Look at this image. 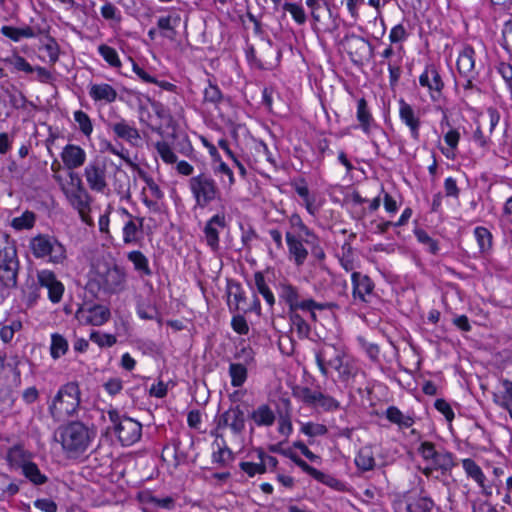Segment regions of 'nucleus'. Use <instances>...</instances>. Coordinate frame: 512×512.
I'll use <instances>...</instances> for the list:
<instances>
[{"mask_svg": "<svg viewBox=\"0 0 512 512\" xmlns=\"http://www.w3.org/2000/svg\"><path fill=\"white\" fill-rule=\"evenodd\" d=\"M355 465L361 472L371 471L376 466V459L372 447L364 446L355 456Z\"/></svg>", "mask_w": 512, "mask_h": 512, "instance_id": "39", "label": "nucleus"}, {"mask_svg": "<svg viewBox=\"0 0 512 512\" xmlns=\"http://www.w3.org/2000/svg\"><path fill=\"white\" fill-rule=\"evenodd\" d=\"M69 177L73 182L76 180V186L72 190H64L67 199L70 204L78 211L81 220L88 226H94L93 218L90 215L91 212V196L84 188L81 179L76 173H69Z\"/></svg>", "mask_w": 512, "mask_h": 512, "instance_id": "12", "label": "nucleus"}, {"mask_svg": "<svg viewBox=\"0 0 512 512\" xmlns=\"http://www.w3.org/2000/svg\"><path fill=\"white\" fill-rule=\"evenodd\" d=\"M385 417L390 423L397 425L399 429H409L415 423V413L413 411L403 413L396 406H389L385 411Z\"/></svg>", "mask_w": 512, "mask_h": 512, "instance_id": "34", "label": "nucleus"}, {"mask_svg": "<svg viewBox=\"0 0 512 512\" xmlns=\"http://www.w3.org/2000/svg\"><path fill=\"white\" fill-rule=\"evenodd\" d=\"M93 426H87L81 421H72L59 428L60 443L69 457H79L91 446L96 437Z\"/></svg>", "mask_w": 512, "mask_h": 512, "instance_id": "3", "label": "nucleus"}, {"mask_svg": "<svg viewBox=\"0 0 512 512\" xmlns=\"http://www.w3.org/2000/svg\"><path fill=\"white\" fill-rule=\"evenodd\" d=\"M84 178L93 192L121 197L130 195V178L127 172L105 156H96L84 168Z\"/></svg>", "mask_w": 512, "mask_h": 512, "instance_id": "1", "label": "nucleus"}, {"mask_svg": "<svg viewBox=\"0 0 512 512\" xmlns=\"http://www.w3.org/2000/svg\"><path fill=\"white\" fill-rule=\"evenodd\" d=\"M89 96L95 103L107 105L116 101L118 93L108 83H92L89 86Z\"/></svg>", "mask_w": 512, "mask_h": 512, "instance_id": "30", "label": "nucleus"}, {"mask_svg": "<svg viewBox=\"0 0 512 512\" xmlns=\"http://www.w3.org/2000/svg\"><path fill=\"white\" fill-rule=\"evenodd\" d=\"M402 60V55L398 54V57H396L395 60H389L387 63L389 71V84L392 89L398 86L399 80L402 76Z\"/></svg>", "mask_w": 512, "mask_h": 512, "instance_id": "51", "label": "nucleus"}, {"mask_svg": "<svg viewBox=\"0 0 512 512\" xmlns=\"http://www.w3.org/2000/svg\"><path fill=\"white\" fill-rule=\"evenodd\" d=\"M188 188L196 207L204 209L215 201L225 203L218 183L208 173L192 176L188 181Z\"/></svg>", "mask_w": 512, "mask_h": 512, "instance_id": "7", "label": "nucleus"}, {"mask_svg": "<svg viewBox=\"0 0 512 512\" xmlns=\"http://www.w3.org/2000/svg\"><path fill=\"white\" fill-rule=\"evenodd\" d=\"M254 281L257 292L263 296L267 304L272 307L275 304V297L268 284L266 283L265 277L262 272H256L254 274Z\"/></svg>", "mask_w": 512, "mask_h": 512, "instance_id": "49", "label": "nucleus"}, {"mask_svg": "<svg viewBox=\"0 0 512 512\" xmlns=\"http://www.w3.org/2000/svg\"><path fill=\"white\" fill-rule=\"evenodd\" d=\"M245 300V293L240 284L236 283L229 287L228 290V307L231 312L240 309V304Z\"/></svg>", "mask_w": 512, "mask_h": 512, "instance_id": "50", "label": "nucleus"}, {"mask_svg": "<svg viewBox=\"0 0 512 512\" xmlns=\"http://www.w3.org/2000/svg\"><path fill=\"white\" fill-rule=\"evenodd\" d=\"M476 52L471 45H464L456 61L458 72L457 84L463 88L464 96L468 97L473 91H479L477 80L479 71L476 69Z\"/></svg>", "mask_w": 512, "mask_h": 512, "instance_id": "8", "label": "nucleus"}, {"mask_svg": "<svg viewBox=\"0 0 512 512\" xmlns=\"http://www.w3.org/2000/svg\"><path fill=\"white\" fill-rule=\"evenodd\" d=\"M309 278L313 281L316 290L324 291L332 284L334 274L327 265H321V268L310 270Z\"/></svg>", "mask_w": 512, "mask_h": 512, "instance_id": "36", "label": "nucleus"}, {"mask_svg": "<svg viewBox=\"0 0 512 512\" xmlns=\"http://www.w3.org/2000/svg\"><path fill=\"white\" fill-rule=\"evenodd\" d=\"M127 259L133 264L134 269L142 276L152 275L148 258L138 250L131 251L127 254Z\"/></svg>", "mask_w": 512, "mask_h": 512, "instance_id": "42", "label": "nucleus"}, {"mask_svg": "<svg viewBox=\"0 0 512 512\" xmlns=\"http://www.w3.org/2000/svg\"><path fill=\"white\" fill-rule=\"evenodd\" d=\"M474 236L478 244L479 253L482 256H487L493 247L492 233L486 227L477 226L474 229Z\"/></svg>", "mask_w": 512, "mask_h": 512, "instance_id": "41", "label": "nucleus"}, {"mask_svg": "<svg viewBox=\"0 0 512 512\" xmlns=\"http://www.w3.org/2000/svg\"><path fill=\"white\" fill-rule=\"evenodd\" d=\"M18 260L13 249L0 253V281L3 285L14 286L17 280Z\"/></svg>", "mask_w": 512, "mask_h": 512, "instance_id": "23", "label": "nucleus"}, {"mask_svg": "<svg viewBox=\"0 0 512 512\" xmlns=\"http://www.w3.org/2000/svg\"><path fill=\"white\" fill-rule=\"evenodd\" d=\"M36 280L39 287L47 290L48 299L51 303L58 304L62 301L65 286L54 271L47 268L38 270Z\"/></svg>", "mask_w": 512, "mask_h": 512, "instance_id": "19", "label": "nucleus"}, {"mask_svg": "<svg viewBox=\"0 0 512 512\" xmlns=\"http://www.w3.org/2000/svg\"><path fill=\"white\" fill-rule=\"evenodd\" d=\"M154 147L157 152V155L165 164L171 165L177 163L178 157L168 142L157 141L154 144Z\"/></svg>", "mask_w": 512, "mask_h": 512, "instance_id": "52", "label": "nucleus"}, {"mask_svg": "<svg viewBox=\"0 0 512 512\" xmlns=\"http://www.w3.org/2000/svg\"><path fill=\"white\" fill-rule=\"evenodd\" d=\"M29 249L36 259L53 265H63L67 260L66 247L54 236L38 234L29 241Z\"/></svg>", "mask_w": 512, "mask_h": 512, "instance_id": "5", "label": "nucleus"}, {"mask_svg": "<svg viewBox=\"0 0 512 512\" xmlns=\"http://www.w3.org/2000/svg\"><path fill=\"white\" fill-rule=\"evenodd\" d=\"M81 404V391L77 382L62 385L48 405L51 417L62 422L77 415Z\"/></svg>", "mask_w": 512, "mask_h": 512, "instance_id": "4", "label": "nucleus"}, {"mask_svg": "<svg viewBox=\"0 0 512 512\" xmlns=\"http://www.w3.org/2000/svg\"><path fill=\"white\" fill-rule=\"evenodd\" d=\"M138 177L145 183L141 191L142 203L150 212L161 213L163 208L164 192L154 178L145 170L137 168Z\"/></svg>", "mask_w": 512, "mask_h": 512, "instance_id": "14", "label": "nucleus"}, {"mask_svg": "<svg viewBox=\"0 0 512 512\" xmlns=\"http://www.w3.org/2000/svg\"><path fill=\"white\" fill-rule=\"evenodd\" d=\"M443 137L447 147L441 148V152L447 159L453 160L456 157L458 144L461 139L460 131L457 128L450 127Z\"/></svg>", "mask_w": 512, "mask_h": 512, "instance_id": "40", "label": "nucleus"}, {"mask_svg": "<svg viewBox=\"0 0 512 512\" xmlns=\"http://www.w3.org/2000/svg\"><path fill=\"white\" fill-rule=\"evenodd\" d=\"M32 453L24 448L22 444H16L7 451L6 460L12 467H24L30 462Z\"/></svg>", "mask_w": 512, "mask_h": 512, "instance_id": "37", "label": "nucleus"}, {"mask_svg": "<svg viewBox=\"0 0 512 512\" xmlns=\"http://www.w3.org/2000/svg\"><path fill=\"white\" fill-rule=\"evenodd\" d=\"M381 195L385 211L390 216H394L398 212L399 207L401 205V201L398 200L401 199V196L392 195L386 192L383 186H381Z\"/></svg>", "mask_w": 512, "mask_h": 512, "instance_id": "56", "label": "nucleus"}, {"mask_svg": "<svg viewBox=\"0 0 512 512\" xmlns=\"http://www.w3.org/2000/svg\"><path fill=\"white\" fill-rule=\"evenodd\" d=\"M35 221V214L31 211H25L21 216L12 219L11 226L17 231L31 229Z\"/></svg>", "mask_w": 512, "mask_h": 512, "instance_id": "58", "label": "nucleus"}, {"mask_svg": "<svg viewBox=\"0 0 512 512\" xmlns=\"http://www.w3.org/2000/svg\"><path fill=\"white\" fill-rule=\"evenodd\" d=\"M417 453L424 462L433 465V468H440L442 474L457 466L453 453L446 450H437L435 444L430 441L421 442L417 448Z\"/></svg>", "mask_w": 512, "mask_h": 512, "instance_id": "13", "label": "nucleus"}, {"mask_svg": "<svg viewBox=\"0 0 512 512\" xmlns=\"http://www.w3.org/2000/svg\"><path fill=\"white\" fill-rule=\"evenodd\" d=\"M352 297L355 304H368L375 298V284L372 279L361 272L351 275Z\"/></svg>", "mask_w": 512, "mask_h": 512, "instance_id": "18", "label": "nucleus"}, {"mask_svg": "<svg viewBox=\"0 0 512 512\" xmlns=\"http://www.w3.org/2000/svg\"><path fill=\"white\" fill-rule=\"evenodd\" d=\"M317 393L319 390H312L309 387L305 386H296L292 390L293 396L303 404L307 406H315V401L317 400Z\"/></svg>", "mask_w": 512, "mask_h": 512, "instance_id": "46", "label": "nucleus"}, {"mask_svg": "<svg viewBox=\"0 0 512 512\" xmlns=\"http://www.w3.org/2000/svg\"><path fill=\"white\" fill-rule=\"evenodd\" d=\"M345 49L355 63L363 62L365 57L372 52L370 43L357 35L346 37Z\"/></svg>", "mask_w": 512, "mask_h": 512, "instance_id": "29", "label": "nucleus"}, {"mask_svg": "<svg viewBox=\"0 0 512 512\" xmlns=\"http://www.w3.org/2000/svg\"><path fill=\"white\" fill-rule=\"evenodd\" d=\"M269 451L273 453H282L286 457H288L297 467H299L303 472L314 478L316 481L336 490V491H345L346 484L336 478L331 474H326L311 465H309L306 461H304L301 457H299L295 452L288 450H281L279 445H270Z\"/></svg>", "mask_w": 512, "mask_h": 512, "instance_id": "11", "label": "nucleus"}, {"mask_svg": "<svg viewBox=\"0 0 512 512\" xmlns=\"http://www.w3.org/2000/svg\"><path fill=\"white\" fill-rule=\"evenodd\" d=\"M179 21L180 17L178 15H168L165 17H160L157 21V26L159 29L164 31V37L172 38L175 34V27L178 25Z\"/></svg>", "mask_w": 512, "mask_h": 512, "instance_id": "54", "label": "nucleus"}, {"mask_svg": "<svg viewBox=\"0 0 512 512\" xmlns=\"http://www.w3.org/2000/svg\"><path fill=\"white\" fill-rule=\"evenodd\" d=\"M144 218L138 217L125 221L122 228V240L125 245H136L143 238Z\"/></svg>", "mask_w": 512, "mask_h": 512, "instance_id": "31", "label": "nucleus"}, {"mask_svg": "<svg viewBox=\"0 0 512 512\" xmlns=\"http://www.w3.org/2000/svg\"><path fill=\"white\" fill-rule=\"evenodd\" d=\"M245 427V413L240 405L231 406L219 416L218 428H229L234 435H242Z\"/></svg>", "mask_w": 512, "mask_h": 512, "instance_id": "22", "label": "nucleus"}, {"mask_svg": "<svg viewBox=\"0 0 512 512\" xmlns=\"http://www.w3.org/2000/svg\"><path fill=\"white\" fill-rule=\"evenodd\" d=\"M249 419L257 427H271L276 421V414L268 404H261L250 412Z\"/></svg>", "mask_w": 512, "mask_h": 512, "instance_id": "33", "label": "nucleus"}, {"mask_svg": "<svg viewBox=\"0 0 512 512\" xmlns=\"http://www.w3.org/2000/svg\"><path fill=\"white\" fill-rule=\"evenodd\" d=\"M229 376L231 378V385L233 387H241L246 382L248 377L247 367L242 363H230Z\"/></svg>", "mask_w": 512, "mask_h": 512, "instance_id": "45", "label": "nucleus"}, {"mask_svg": "<svg viewBox=\"0 0 512 512\" xmlns=\"http://www.w3.org/2000/svg\"><path fill=\"white\" fill-rule=\"evenodd\" d=\"M414 234L419 243L426 246L429 253L436 255L439 252L438 242L430 237V235L423 229H415Z\"/></svg>", "mask_w": 512, "mask_h": 512, "instance_id": "59", "label": "nucleus"}, {"mask_svg": "<svg viewBox=\"0 0 512 512\" xmlns=\"http://www.w3.org/2000/svg\"><path fill=\"white\" fill-rule=\"evenodd\" d=\"M117 139L127 142L131 146H138L141 142V136L134 124L125 119L111 122L108 125Z\"/></svg>", "mask_w": 512, "mask_h": 512, "instance_id": "24", "label": "nucleus"}, {"mask_svg": "<svg viewBox=\"0 0 512 512\" xmlns=\"http://www.w3.org/2000/svg\"><path fill=\"white\" fill-rule=\"evenodd\" d=\"M1 33L15 42L22 38H32L35 36L34 30L30 26H25L23 28L3 26L1 28Z\"/></svg>", "mask_w": 512, "mask_h": 512, "instance_id": "47", "label": "nucleus"}, {"mask_svg": "<svg viewBox=\"0 0 512 512\" xmlns=\"http://www.w3.org/2000/svg\"><path fill=\"white\" fill-rule=\"evenodd\" d=\"M285 241L287 245V258L296 268H301L308 259L309 251L306 247V238L303 236L287 231L285 233Z\"/></svg>", "mask_w": 512, "mask_h": 512, "instance_id": "20", "label": "nucleus"}, {"mask_svg": "<svg viewBox=\"0 0 512 512\" xmlns=\"http://www.w3.org/2000/svg\"><path fill=\"white\" fill-rule=\"evenodd\" d=\"M300 432L309 438H315L326 435L328 428L324 424L309 421L301 423Z\"/></svg>", "mask_w": 512, "mask_h": 512, "instance_id": "57", "label": "nucleus"}, {"mask_svg": "<svg viewBox=\"0 0 512 512\" xmlns=\"http://www.w3.org/2000/svg\"><path fill=\"white\" fill-rule=\"evenodd\" d=\"M60 158L64 168L70 170V173L82 167L87 159L86 151L79 145L67 144L63 147Z\"/></svg>", "mask_w": 512, "mask_h": 512, "instance_id": "25", "label": "nucleus"}, {"mask_svg": "<svg viewBox=\"0 0 512 512\" xmlns=\"http://www.w3.org/2000/svg\"><path fill=\"white\" fill-rule=\"evenodd\" d=\"M110 310L99 304H82L75 313V318L81 325L101 326L110 319Z\"/></svg>", "mask_w": 512, "mask_h": 512, "instance_id": "16", "label": "nucleus"}, {"mask_svg": "<svg viewBox=\"0 0 512 512\" xmlns=\"http://www.w3.org/2000/svg\"><path fill=\"white\" fill-rule=\"evenodd\" d=\"M398 106L400 121L408 128L411 139L418 142L422 126L419 112L403 98L398 100Z\"/></svg>", "mask_w": 512, "mask_h": 512, "instance_id": "21", "label": "nucleus"}, {"mask_svg": "<svg viewBox=\"0 0 512 512\" xmlns=\"http://www.w3.org/2000/svg\"><path fill=\"white\" fill-rule=\"evenodd\" d=\"M277 289L279 299L289 307L291 312L297 310L308 311L315 318V310L322 311L328 308V304L318 303L311 298L302 299L298 287L287 280L280 282Z\"/></svg>", "mask_w": 512, "mask_h": 512, "instance_id": "9", "label": "nucleus"}, {"mask_svg": "<svg viewBox=\"0 0 512 512\" xmlns=\"http://www.w3.org/2000/svg\"><path fill=\"white\" fill-rule=\"evenodd\" d=\"M462 467L468 478L473 479L482 489V493L486 496L491 495V487L486 485L487 478L481 467L470 458L462 460Z\"/></svg>", "mask_w": 512, "mask_h": 512, "instance_id": "32", "label": "nucleus"}, {"mask_svg": "<svg viewBox=\"0 0 512 512\" xmlns=\"http://www.w3.org/2000/svg\"><path fill=\"white\" fill-rule=\"evenodd\" d=\"M435 502L428 496H419L416 499H400L395 502V512H433Z\"/></svg>", "mask_w": 512, "mask_h": 512, "instance_id": "28", "label": "nucleus"}, {"mask_svg": "<svg viewBox=\"0 0 512 512\" xmlns=\"http://www.w3.org/2000/svg\"><path fill=\"white\" fill-rule=\"evenodd\" d=\"M97 51L110 68L117 71L121 70L122 62L115 48L107 44H100L97 47Z\"/></svg>", "mask_w": 512, "mask_h": 512, "instance_id": "43", "label": "nucleus"}, {"mask_svg": "<svg viewBox=\"0 0 512 512\" xmlns=\"http://www.w3.org/2000/svg\"><path fill=\"white\" fill-rule=\"evenodd\" d=\"M74 120L78 125V129L80 132L87 138H90L92 132H93V124L89 117V115L82 111L77 110L73 114Z\"/></svg>", "mask_w": 512, "mask_h": 512, "instance_id": "55", "label": "nucleus"}, {"mask_svg": "<svg viewBox=\"0 0 512 512\" xmlns=\"http://www.w3.org/2000/svg\"><path fill=\"white\" fill-rule=\"evenodd\" d=\"M126 274L123 269L114 266L108 269L104 277V286L110 293H118L125 287Z\"/></svg>", "mask_w": 512, "mask_h": 512, "instance_id": "35", "label": "nucleus"}, {"mask_svg": "<svg viewBox=\"0 0 512 512\" xmlns=\"http://www.w3.org/2000/svg\"><path fill=\"white\" fill-rule=\"evenodd\" d=\"M314 407H320L325 411H336L340 408V403L334 397L319 391Z\"/></svg>", "mask_w": 512, "mask_h": 512, "instance_id": "61", "label": "nucleus"}, {"mask_svg": "<svg viewBox=\"0 0 512 512\" xmlns=\"http://www.w3.org/2000/svg\"><path fill=\"white\" fill-rule=\"evenodd\" d=\"M68 349L69 343L63 335L59 333H53L51 335L50 355L54 360L64 356L68 352Z\"/></svg>", "mask_w": 512, "mask_h": 512, "instance_id": "44", "label": "nucleus"}, {"mask_svg": "<svg viewBox=\"0 0 512 512\" xmlns=\"http://www.w3.org/2000/svg\"><path fill=\"white\" fill-rule=\"evenodd\" d=\"M40 49L46 52L48 62L51 66H53L58 61L60 49L57 41L54 38H46Z\"/></svg>", "mask_w": 512, "mask_h": 512, "instance_id": "60", "label": "nucleus"}, {"mask_svg": "<svg viewBox=\"0 0 512 512\" xmlns=\"http://www.w3.org/2000/svg\"><path fill=\"white\" fill-rule=\"evenodd\" d=\"M419 84L427 90L432 102L440 101L445 84L439 69L434 64L425 66L424 71L419 76Z\"/></svg>", "mask_w": 512, "mask_h": 512, "instance_id": "17", "label": "nucleus"}, {"mask_svg": "<svg viewBox=\"0 0 512 512\" xmlns=\"http://www.w3.org/2000/svg\"><path fill=\"white\" fill-rule=\"evenodd\" d=\"M288 222L290 227L294 229L293 233L299 234L306 237V243H313L318 241L316 233L309 228L298 213H293L289 216Z\"/></svg>", "mask_w": 512, "mask_h": 512, "instance_id": "38", "label": "nucleus"}, {"mask_svg": "<svg viewBox=\"0 0 512 512\" xmlns=\"http://www.w3.org/2000/svg\"><path fill=\"white\" fill-rule=\"evenodd\" d=\"M23 475L34 485H43L47 482L48 478L41 473L37 464L30 461L21 468Z\"/></svg>", "mask_w": 512, "mask_h": 512, "instance_id": "48", "label": "nucleus"}, {"mask_svg": "<svg viewBox=\"0 0 512 512\" xmlns=\"http://www.w3.org/2000/svg\"><path fill=\"white\" fill-rule=\"evenodd\" d=\"M107 415L112 429L123 446H131L141 439L142 425L140 422L130 417L121 416L116 409H109Z\"/></svg>", "mask_w": 512, "mask_h": 512, "instance_id": "10", "label": "nucleus"}, {"mask_svg": "<svg viewBox=\"0 0 512 512\" xmlns=\"http://www.w3.org/2000/svg\"><path fill=\"white\" fill-rule=\"evenodd\" d=\"M234 459V454L227 446L218 447L217 451H214L212 454V461L213 463H216L220 465L221 467H224L228 464V462L232 461Z\"/></svg>", "mask_w": 512, "mask_h": 512, "instance_id": "63", "label": "nucleus"}, {"mask_svg": "<svg viewBox=\"0 0 512 512\" xmlns=\"http://www.w3.org/2000/svg\"><path fill=\"white\" fill-rule=\"evenodd\" d=\"M227 208V203L219 204L216 212L205 221L202 228L201 240L214 254L220 252V234L229 230L232 221V216Z\"/></svg>", "mask_w": 512, "mask_h": 512, "instance_id": "6", "label": "nucleus"}, {"mask_svg": "<svg viewBox=\"0 0 512 512\" xmlns=\"http://www.w3.org/2000/svg\"><path fill=\"white\" fill-rule=\"evenodd\" d=\"M89 339L101 348L112 347L117 342L116 336L112 334L101 333L99 331H92Z\"/></svg>", "mask_w": 512, "mask_h": 512, "instance_id": "62", "label": "nucleus"}, {"mask_svg": "<svg viewBox=\"0 0 512 512\" xmlns=\"http://www.w3.org/2000/svg\"><path fill=\"white\" fill-rule=\"evenodd\" d=\"M141 499L145 503L152 504L155 507L163 508L166 510H172L175 507V500L170 496L158 498L149 492H144L141 495Z\"/></svg>", "mask_w": 512, "mask_h": 512, "instance_id": "53", "label": "nucleus"}, {"mask_svg": "<svg viewBox=\"0 0 512 512\" xmlns=\"http://www.w3.org/2000/svg\"><path fill=\"white\" fill-rule=\"evenodd\" d=\"M292 187L297 195L302 199V205L311 216H316L321 207L322 202L317 201L316 195L311 194L304 178L292 183Z\"/></svg>", "mask_w": 512, "mask_h": 512, "instance_id": "27", "label": "nucleus"}, {"mask_svg": "<svg viewBox=\"0 0 512 512\" xmlns=\"http://www.w3.org/2000/svg\"><path fill=\"white\" fill-rule=\"evenodd\" d=\"M317 366L323 376H328L329 368L337 371L338 379L346 385H352L359 374H363L358 360L346 355L333 345H325L315 355Z\"/></svg>", "mask_w": 512, "mask_h": 512, "instance_id": "2", "label": "nucleus"}, {"mask_svg": "<svg viewBox=\"0 0 512 512\" xmlns=\"http://www.w3.org/2000/svg\"><path fill=\"white\" fill-rule=\"evenodd\" d=\"M246 58L249 65L258 70H271L279 63L280 52L271 42L257 51L253 46L246 49Z\"/></svg>", "mask_w": 512, "mask_h": 512, "instance_id": "15", "label": "nucleus"}, {"mask_svg": "<svg viewBox=\"0 0 512 512\" xmlns=\"http://www.w3.org/2000/svg\"><path fill=\"white\" fill-rule=\"evenodd\" d=\"M356 119L358 127L366 136H370L375 129L379 128L368 102L364 97L357 99Z\"/></svg>", "mask_w": 512, "mask_h": 512, "instance_id": "26", "label": "nucleus"}, {"mask_svg": "<svg viewBox=\"0 0 512 512\" xmlns=\"http://www.w3.org/2000/svg\"><path fill=\"white\" fill-rule=\"evenodd\" d=\"M5 62L12 65L17 71H23L27 74L34 72V67L22 56L14 54L9 58L5 59Z\"/></svg>", "mask_w": 512, "mask_h": 512, "instance_id": "64", "label": "nucleus"}]
</instances>
